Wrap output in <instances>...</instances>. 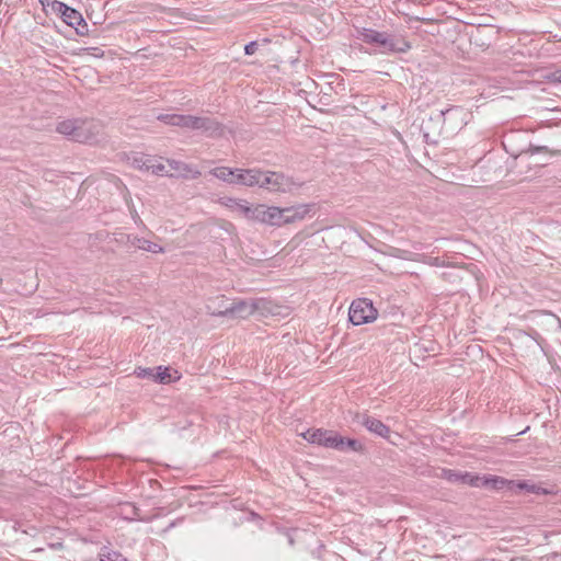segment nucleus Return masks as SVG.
<instances>
[{
  "mask_svg": "<svg viewBox=\"0 0 561 561\" xmlns=\"http://www.w3.org/2000/svg\"><path fill=\"white\" fill-rule=\"evenodd\" d=\"M263 301L262 300H238L226 307L225 309L214 308L211 305L207 306V312L213 316H231L237 318H247L257 310Z\"/></svg>",
  "mask_w": 561,
  "mask_h": 561,
  "instance_id": "4",
  "label": "nucleus"
},
{
  "mask_svg": "<svg viewBox=\"0 0 561 561\" xmlns=\"http://www.w3.org/2000/svg\"><path fill=\"white\" fill-rule=\"evenodd\" d=\"M295 186V182L283 173L272 171L263 172L261 180V187L263 188L276 193H286L290 192Z\"/></svg>",
  "mask_w": 561,
  "mask_h": 561,
  "instance_id": "7",
  "label": "nucleus"
},
{
  "mask_svg": "<svg viewBox=\"0 0 561 561\" xmlns=\"http://www.w3.org/2000/svg\"><path fill=\"white\" fill-rule=\"evenodd\" d=\"M304 439L311 444L334 448L340 451L354 450L358 451L362 449L360 442L352 438H344L337 433L328 430H309L301 433Z\"/></svg>",
  "mask_w": 561,
  "mask_h": 561,
  "instance_id": "1",
  "label": "nucleus"
},
{
  "mask_svg": "<svg viewBox=\"0 0 561 561\" xmlns=\"http://www.w3.org/2000/svg\"><path fill=\"white\" fill-rule=\"evenodd\" d=\"M210 174L229 184H236L237 169L232 170L227 167H218L213 169Z\"/></svg>",
  "mask_w": 561,
  "mask_h": 561,
  "instance_id": "19",
  "label": "nucleus"
},
{
  "mask_svg": "<svg viewBox=\"0 0 561 561\" xmlns=\"http://www.w3.org/2000/svg\"><path fill=\"white\" fill-rule=\"evenodd\" d=\"M379 46L382 47V53H407L411 49V44L408 41L390 36L387 33L383 34Z\"/></svg>",
  "mask_w": 561,
  "mask_h": 561,
  "instance_id": "10",
  "label": "nucleus"
},
{
  "mask_svg": "<svg viewBox=\"0 0 561 561\" xmlns=\"http://www.w3.org/2000/svg\"><path fill=\"white\" fill-rule=\"evenodd\" d=\"M173 114H160L158 119L167 125H171Z\"/></svg>",
  "mask_w": 561,
  "mask_h": 561,
  "instance_id": "32",
  "label": "nucleus"
},
{
  "mask_svg": "<svg viewBox=\"0 0 561 561\" xmlns=\"http://www.w3.org/2000/svg\"><path fill=\"white\" fill-rule=\"evenodd\" d=\"M263 171L257 169H237L236 184L261 187Z\"/></svg>",
  "mask_w": 561,
  "mask_h": 561,
  "instance_id": "11",
  "label": "nucleus"
},
{
  "mask_svg": "<svg viewBox=\"0 0 561 561\" xmlns=\"http://www.w3.org/2000/svg\"><path fill=\"white\" fill-rule=\"evenodd\" d=\"M219 203L228 208L231 213L242 216L247 219L249 215L250 204L244 199H237L231 197H222Z\"/></svg>",
  "mask_w": 561,
  "mask_h": 561,
  "instance_id": "12",
  "label": "nucleus"
},
{
  "mask_svg": "<svg viewBox=\"0 0 561 561\" xmlns=\"http://www.w3.org/2000/svg\"><path fill=\"white\" fill-rule=\"evenodd\" d=\"M478 474H472L470 472H461L460 483L461 484H468V485H477Z\"/></svg>",
  "mask_w": 561,
  "mask_h": 561,
  "instance_id": "24",
  "label": "nucleus"
},
{
  "mask_svg": "<svg viewBox=\"0 0 561 561\" xmlns=\"http://www.w3.org/2000/svg\"><path fill=\"white\" fill-rule=\"evenodd\" d=\"M128 242L130 243V245H133L137 249H140V250L147 251V252H151V253H163L164 252V249L161 245H159L154 242H151L149 240H146L144 238H139L137 236L128 237Z\"/></svg>",
  "mask_w": 561,
  "mask_h": 561,
  "instance_id": "13",
  "label": "nucleus"
},
{
  "mask_svg": "<svg viewBox=\"0 0 561 561\" xmlns=\"http://www.w3.org/2000/svg\"><path fill=\"white\" fill-rule=\"evenodd\" d=\"M157 373H154V381H158L160 383H170L172 381L179 380L180 375L178 370H171L168 367H161L159 366L157 368Z\"/></svg>",
  "mask_w": 561,
  "mask_h": 561,
  "instance_id": "18",
  "label": "nucleus"
},
{
  "mask_svg": "<svg viewBox=\"0 0 561 561\" xmlns=\"http://www.w3.org/2000/svg\"><path fill=\"white\" fill-rule=\"evenodd\" d=\"M168 162L163 161L162 158L151 157L148 171L156 175L174 176L173 172H170Z\"/></svg>",
  "mask_w": 561,
  "mask_h": 561,
  "instance_id": "15",
  "label": "nucleus"
},
{
  "mask_svg": "<svg viewBox=\"0 0 561 561\" xmlns=\"http://www.w3.org/2000/svg\"><path fill=\"white\" fill-rule=\"evenodd\" d=\"M376 317L377 310L366 298L354 300L350 307L348 318L354 325L371 322Z\"/></svg>",
  "mask_w": 561,
  "mask_h": 561,
  "instance_id": "5",
  "label": "nucleus"
},
{
  "mask_svg": "<svg viewBox=\"0 0 561 561\" xmlns=\"http://www.w3.org/2000/svg\"><path fill=\"white\" fill-rule=\"evenodd\" d=\"M383 32H377L370 28L357 30V36L360 41L367 44L380 45L381 38H383Z\"/></svg>",
  "mask_w": 561,
  "mask_h": 561,
  "instance_id": "16",
  "label": "nucleus"
},
{
  "mask_svg": "<svg viewBox=\"0 0 561 561\" xmlns=\"http://www.w3.org/2000/svg\"><path fill=\"white\" fill-rule=\"evenodd\" d=\"M170 172H173L174 176L183 178L186 180L197 179L201 175V171L193 165L183 161L167 159Z\"/></svg>",
  "mask_w": 561,
  "mask_h": 561,
  "instance_id": "9",
  "label": "nucleus"
},
{
  "mask_svg": "<svg viewBox=\"0 0 561 561\" xmlns=\"http://www.w3.org/2000/svg\"><path fill=\"white\" fill-rule=\"evenodd\" d=\"M151 162V156L136 154L131 158L130 164L135 169L140 171H148L149 163Z\"/></svg>",
  "mask_w": 561,
  "mask_h": 561,
  "instance_id": "23",
  "label": "nucleus"
},
{
  "mask_svg": "<svg viewBox=\"0 0 561 561\" xmlns=\"http://www.w3.org/2000/svg\"><path fill=\"white\" fill-rule=\"evenodd\" d=\"M489 478H490V474L489 476H478V480L477 481V485H473L474 488H485L488 489V483L486 481H489Z\"/></svg>",
  "mask_w": 561,
  "mask_h": 561,
  "instance_id": "30",
  "label": "nucleus"
},
{
  "mask_svg": "<svg viewBox=\"0 0 561 561\" xmlns=\"http://www.w3.org/2000/svg\"><path fill=\"white\" fill-rule=\"evenodd\" d=\"M257 43L256 42H250L245 45L244 51L247 55H253L257 50Z\"/></svg>",
  "mask_w": 561,
  "mask_h": 561,
  "instance_id": "29",
  "label": "nucleus"
},
{
  "mask_svg": "<svg viewBox=\"0 0 561 561\" xmlns=\"http://www.w3.org/2000/svg\"><path fill=\"white\" fill-rule=\"evenodd\" d=\"M135 375L138 378H150L154 380V369L138 367L135 369Z\"/></svg>",
  "mask_w": 561,
  "mask_h": 561,
  "instance_id": "26",
  "label": "nucleus"
},
{
  "mask_svg": "<svg viewBox=\"0 0 561 561\" xmlns=\"http://www.w3.org/2000/svg\"><path fill=\"white\" fill-rule=\"evenodd\" d=\"M362 423L369 432L375 433L381 437H387L390 433L389 427L375 417L365 415L363 416Z\"/></svg>",
  "mask_w": 561,
  "mask_h": 561,
  "instance_id": "14",
  "label": "nucleus"
},
{
  "mask_svg": "<svg viewBox=\"0 0 561 561\" xmlns=\"http://www.w3.org/2000/svg\"><path fill=\"white\" fill-rule=\"evenodd\" d=\"M171 126H179L187 129L202 130L208 136L220 134V126L209 117H198L193 115L173 114Z\"/></svg>",
  "mask_w": 561,
  "mask_h": 561,
  "instance_id": "3",
  "label": "nucleus"
},
{
  "mask_svg": "<svg viewBox=\"0 0 561 561\" xmlns=\"http://www.w3.org/2000/svg\"><path fill=\"white\" fill-rule=\"evenodd\" d=\"M79 119H66L60 123H58L56 130L59 134L66 135L71 137L73 140H76V134L78 130Z\"/></svg>",
  "mask_w": 561,
  "mask_h": 561,
  "instance_id": "20",
  "label": "nucleus"
},
{
  "mask_svg": "<svg viewBox=\"0 0 561 561\" xmlns=\"http://www.w3.org/2000/svg\"><path fill=\"white\" fill-rule=\"evenodd\" d=\"M486 483H488V489L494 490V491H500L503 489H508L510 491H512V490H514V486H515V481L507 480L503 477L491 476V474H490L489 481H486Z\"/></svg>",
  "mask_w": 561,
  "mask_h": 561,
  "instance_id": "17",
  "label": "nucleus"
},
{
  "mask_svg": "<svg viewBox=\"0 0 561 561\" xmlns=\"http://www.w3.org/2000/svg\"><path fill=\"white\" fill-rule=\"evenodd\" d=\"M266 216V206L265 205H255L249 207V215L247 216L248 220L265 224Z\"/></svg>",
  "mask_w": 561,
  "mask_h": 561,
  "instance_id": "21",
  "label": "nucleus"
},
{
  "mask_svg": "<svg viewBox=\"0 0 561 561\" xmlns=\"http://www.w3.org/2000/svg\"><path fill=\"white\" fill-rule=\"evenodd\" d=\"M208 305H211L214 308L218 309H225L226 307H229L224 296L209 299L206 304V307Z\"/></svg>",
  "mask_w": 561,
  "mask_h": 561,
  "instance_id": "27",
  "label": "nucleus"
},
{
  "mask_svg": "<svg viewBox=\"0 0 561 561\" xmlns=\"http://www.w3.org/2000/svg\"><path fill=\"white\" fill-rule=\"evenodd\" d=\"M547 147H536L533 151L539 152V151H547Z\"/></svg>",
  "mask_w": 561,
  "mask_h": 561,
  "instance_id": "33",
  "label": "nucleus"
},
{
  "mask_svg": "<svg viewBox=\"0 0 561 561\" xmlns=\"http://www.w3.org/2000/svg\"><path fill=\"white\" fill-rule=\"evenodd\" d=\"M309 205H300L297 207L278 208L266 206L265 225L282 226L285 224L302 220L309 213Z\"/></svg>",
  "mask_w": 561,
  "mask_h": 561,
  "instance_id": "2",
  "label": "nucleus"
},
{
  "mask_svg": "<svg viewBox=\"0 0 561 561\" xmlns=\"http://www.w3.org/2000/svg\"><path fill=\"white\" fill-rule=\"evenodd\" d=\"M518 491H526L528 493H534V494H540V493L546 494L547 493V491L545 489H542L541 486H539L535 483H530L528 481L515 482V486H514V490H512V492L517 493Z\"/></svg>",
  "mask_w": 561,
  "mask_h": 561,
  "instance_id": "22",
  "label": "nucleus"
},
{
  "mask_svg": "<svg viewBox=\"0 0 561 561\" xmlns=\"http://www.w3.org/2000/svg\"><path fill=\"white\" fill-rule=\"evenodd\" d=\"M546 78L550 81L561 83V69L549 72Z\"/></svg>",
  "mask_w": 561,
  "mask_h": 561,
  "instance_id": "28",
  "label": "nucleus"
},
{
  "mask_svg": "<svg viewBox=\"0 0 561 561\" xmlns=\"http://www.w3.org/2000/svg\"><path fill=\"white\" fill-rule=\"evenodd\" d=\"M102 126L95 121L79 119L76 141L88 142L96 140V136L101 133Z\"/></svg>",
  "mask_w": 561,
  "mask_h": 561,
  "instance_id": "8",
  "label": "nucleus"
},
{
  "mask_svg": "<svg viewBox=\"0 0 561 561\" xmlns=\"http://www.w3.org/2000/svg\"><path fill=\"white\" fill-rule=\"evenodd\" d=\"M101 561H125L119 554H106L101 558Z\"/></svg>",
  "mask_w": 561,
  "mask_h": 561,
  "instance_id": "31",
  "label": "nucleus"
},
{
  "mask_svg": "<svg viewBox=\"0 0 561 561\" xmlns=\"http://www.w3.org/2000/svg\"><path fill=\"white\" fill-rule=\"evenodd\" d=\"M51 10L60 13L64 22L75 27L78 34L84 35L88 32V24L83 20L81 13L77 10L66 5L60 1H53Z\"/></svg>",
  "mask_w": 561,
  "mask_h": 561,
  "instance_id": "6",
  "label": "nucleus"
},
{
  "mask_svg": "<svg viewBox=\"0 0 561 561\" xmlns=\"http://www.w3.org/2000/svg\"><path fill=\"white\" fill-rule=\"evenodd\" d=\"M443 477L453 483H460L461 472L455 470H444Z\"/></svg>",
  "mask_w": 561,
  "mask_h": 561,
  "instance_id": "25",
  "label": "nucleus"
}]
</instances>
